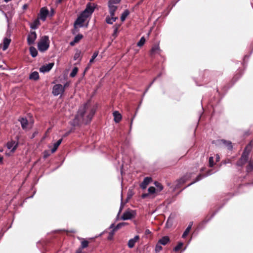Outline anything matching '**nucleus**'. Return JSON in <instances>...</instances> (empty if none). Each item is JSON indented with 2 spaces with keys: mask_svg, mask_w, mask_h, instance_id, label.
<instances>
[{
  "mask_svg": "<svg viewBox=\"0 0 253 253\" xmlns=\"http://www.w3.org/2000/svg\"><path fill=\"white\" fill-rule=\"evenodd\" d=\"M133 195V193L132 190H129L128 193H127V200L128 201L129 199H130L132 195Z\"/></svg>",
  "mask_w": 253,
  "mask_h": 253,
  "instance_id": "obj_40",
  "label": "nucleus"
},
{
  "mask_svg": "<svg viewBox=\"0 0 253 253\" xmlns=\"http://www.w3.org/2000/svg\"><path fill=\"white\" fill-rule=\"evenodd\" d=\"M48 13V10L45 7H42L40 10L39 18L43 21H44Z\"/></svg>",
  "mask_w": 253,
  "mask_h": 253,
  "instance_id": "obj_11",
  "label": "nucleus"
},
{
  "mask_svg": "<svg viewBox=\"0 0 253 253\" xmlns=\"http://www.w3.org/2000/svg\"><path fill=\"white\" fill-rule=\"evenodd\" d=\"M82 248L81 247L79 248L77 251L76 253H82Z\"/></svg>",
  "mask_w": 253,
  "mask_h": 253,
  "instance_id": "obj_45",
  "label": "nucleus"
},
{
  "mask_svg": "<svg viewBox=\"0 0 253 253\" xmlns=\"http://www.w3.org/2000/svg\"><path fill=\"white\" fill-rule=\"evenodd\" d=\"M95 5L94 3H89L86 5V8L81 14L74 23V26L77 28L78 26L82 27L83 23L94 11Z\"/></svg>",
  "mask_w": 253,
  "mask_h": 253,
  "instance_id": "obj_2",
  "label": "nucleus"
},
{
  "mask_svg": "<svg viewBox=\"0 0 253 253\" xmlns=\"http://www.w3.org/2000/svg\"><path fill=\"white\" fill-rule=\"evenodd\" d=\"M139 239V236L138 235H136L133 238L129 239L127 243L128 247L130 249L133 248L135 243L138 241Z\"/></svg>",
  "mask_w": 253,
  "mask_h": 253,
  "instance_id": "obj_9",
  "label": "nucleus"
},
{
  "mask_svg": "<svg viewBox=\"0 0 253 253\" xmlns=\"http://www.w3.org/2000/svg\"><path fill=\"white\" fill-rule=\"evenodd\" d=\"M33 197V195L31 196L30 198H32Z\"/></svg>",
  "mask_w": 253,
  "mask_h": 253,
  "instance_id": "obj_63",
  "label": "nucleus"
},
{
  "mask_svg": "<svg viewBox=\"0 0 253 253\" xmlns=\"http://www.w3.org/2000/svg\"><path fill=\"white\" fill-rule=\"evenodd\" d=\"M49 41L48 37L46 36H43L38 42V47L40 51H46L49 47Z\"/></svg>",
  "mask_w": 253,
  "mask_h": 253,
  "instance_id": "obj_4",
  "label": "nucleus"
},
{
  "mask_svg": "<svg viewBox=\"0 0 253 253\" xmlns=\"http://www.w3.org/2000/svg\"><path fill=\"white\" fill-rule=\"evenodd\" d=\"M78 239H79V240L81 241V247L82 249H84L88 247L89 242L87 240H86L85 239H84V238H80V237H79Z\"/></svg>",
  "mask_w": 253,
  "mask_h": 253,
  "instance_id": "obj_21",
  "label": "nucleus"
},
{
  "mask_svg": "<svg viewBox=\"0 0 253 253\" xmlns=\"http://www.w3.org/2000/svg\"><path fill=\"white\" fill-rule=\"evenodd\" d=\"M121 0H110L108 2V4L114 5L115 4L119 3Z\"/></svg>",
  "mask_w": 253,
  "mask_h": 253,
  "instance_id": "obj_39",
  "label": "nucleus"
},
{
  "mask_svg": "<svg viewBox=\"0 0 253 253\" xmlns=\"http://www.w3.org/2000/svg\"><path fill=\"white\" fill-rule=\"evenodd\" d=\"M145 42V39L144 38V37H142L141 38V39L140 40V41L137 43V46H138L139 47H141L142 46H143L144 45Z\"/></svg>",
  "mask_w": 253,
  "mask_h": 253,
  "instance_id": "obj_31",
  "label": "nucleus"
},
{
  "mask_svg": "<svg viewBox=\"0 0 253 253\" xmlns=\"http://www.w3.org/2000/svg\"><path fill=\"white\" fill-rule=\"evenodd\" d=\"M18 146V142L11 140L7 143V147L9 149H11L10 152L14 153Z\"/></svg>",
  "mask_w": 253,
  "mask_h": 253,
  "instance_id": "obj_8",
  "label": "nucleus"
},
{
  "mask_svg": "<svg viewBox=\"0 0 253 253\" xmlns=\"http://www.w3.org/2000/svg\"><path fill=\"white\" fill-rule=\"evenodd\" d=\"M122 207H120V210H119V213H120L121 212V211H122Z\"/></svg>",
  "mask_w": 253,
  "mask_h": 253,
  "instance_id": "obj_58",
  "label": "nucleus"
},
{
  "mask_svg": "<svg viewBox=\"0 0 253 253\" xmlns=\"http://www.w3.org/2000/svg\"><path fill=\"white\" fill-rule=\"evenodd\" d=\"M98 54V51H95L94 52L91 58L89 61V64H91L93 62L94 59L97 56Z\"/></svg>",
  "mask_w": 253,
  "mask_h": 253,
  "instance_id": "obj_38",
  "label": "nucleus"
},
{
  "mask_svg": "<svg viewBox=\"0 0 253 253\" xmlns=\"http://www.w3.org/2000/svg\"><path fill=\"white\" fill-rule=\"evenodd\" d=\"M18 121L20 122L22 128L24 130L29 129L32 127V124L29 123L26 118H19Z\"/></svg>",
  "mask_w": 253,
  "mask_h": 253,
  "instance_id": "obj_5",
  "label": "nucleus"
},
{
  "mask_svg": "<svg viewBox=\"0 0 253 253\" xmlns=\"http://www.w3.org/2000/svg\"><path fill=\"white\" fill-rule=\"evenodd\" d=\"M148 193H149V194H154L155 193L158 192L157 191V190L156 189V188H155L154 187H153V186L150 187L148 188Z\"/></svg>",
  "mask_w": 253,
  "mask_h": 253,
  "instance_id": "obj_32",
  "label": "nucleus"
},
{
  "mask_svg": "<svg viewBox=\"0 0 253 253\" xmlns=\"http://www.w3.org/2000/svg\"><path fill=\"white\" fill-rule=\"evenodd\" d=\"M109 13L111 16H113L115 15V12L117 9L118 7L115 5L108 4Z\"/></svg>",
  "mask_w": 253,
  "mask_h": 253,
  "instance_id": "obj_16",
  "label": "nucleus"
},
{
  "mask_svg": "<svg viewBox=\"0 0 253 253\" xmlns=\"http://www.w3.org/2000/svg\"><path fill=\"white\" fill-rule=\"evenodd\" d=\"M37 38V35L35 32H32L28 36V42L29 44H32L34 43L35 41Z\"/></svg>",
  "mask_w": 253,
  "mask_h": 253,
  "instance_id": "obj_10",
  "label": "nucleus"
},
{
  "mask_svg": "<svg viewBox=\"0 0 253 253\" xmlns=\"http://www.w3.org/2000/svg\"><path fill=\"white\" fill-rule=\"evenodd\" d=\"M118 30L114 29V33H113V35L114 36L116 37L117 36Z\"/></svg>",
  "mask_w": 253,
  "mask_h": 253,
  "instance_id": "obj_48",
  "label": "nucleus"
},
{
  "mask_svg": "<svg viewBox=\"0 0 253 253\" xmlns=\"http://www.w3.org/2000/svg\"><path fill=\"white\" fill-rule=\"evenodd\" d=\"M64 91V88L61 84H56L53 86L52 93L54 95H58Z\"/></svg>",
  "mask_w": 253,
  "mask_h": 253,
  "instance_id": "obj_7",
  "label": "nucleus"
},
{
  "mask_svg": "<svg viewBox=\"0 0 253 253\" xmlns=\"http://www.w3.org/2000/svg\"><path fill=\"white\" fill-rule=\"evenodd\" d=\"M82 38L83 36L82 35H78L75 37L74 41L70 43V44L72 46L74 45L75 43L78 42Z\"/></svg>",
  "mask_w": 253,
  "mask_h": 253,
  "instance_id": "obj_22",
  "label": "nucleus"
},
{
  "mask_svg": "<svg viewBox=\"0 0 253 253\" xmlns=\"http://www.w3.org/2000/svg\"><path fill=\"white\" fill-rule=\"evenodd\" d=\"M95 112L94 106L89 103H85L80 107L71 124L74 126H78L82 124H86L90 122Z\"/></svg>",
  "mask_w": 253,
  "mask_h": 253,
  "instance_id": "obj_1",
  "label": "nucleus"
},
{
  "mask_svg": "<svg viewBox=\"0 0 253 253\" xmlns=\"http://www.w3.org/2000/svg\"><path fill=\"white\" fill-rule=\"evenodd\" d=\"M189 175H184V176L181 179V180H182L184 182V180Z\"/></svg>",
  "mask_w": 253,
  "mask_h": 253,
  "instance_id": "obj_50",
  "label": "nucleus"
},
{
  "mask_svg": "<svg viewBox=\"0 0 253 253\" xmlns=\"http://www.w3.org/2000/svg\"><path fill=\"white\" fill-rule=\"evenodd\" d=\"M193 222H190L189 223V225L188 226V227H190V229H191V227H192V225H193Z\"/></svg>",
  "mask_w": 253,
  "mask_h": 253,
  "instance_id": "obj_51",
  "label": "nucleus"
},
{
  "mask_svg": "<svg viewBox=\"0 0 253 253\" xmlns=\"http://www.w3.org/2000/svg\"><path fill=\"white\" fill-rule=\"evenodd\" d=\"M162 245L160 244L159 242H158L156 245L155 251L156 253H159L162 250Z\"/></svg>",
  "mask_w": 253,
  "mask_h": 253,
  "instance_id": "obj_29",
  "label": "nucleus"
},
{
  "mask_svg": "<svg viewBox=\"0 0 253 253\" xmlns=\"http://www.w3.org/2000/svg\"><path fill=\"white\" fill-rule=\"evenodd\" d=\"M149 193H144V194H143L141 196V197L143 198V199H145V198H146L147 197H148V196H149Z\"/></svg>",
  "mask_w": 253,
  "mask_h": 253,
  "instance_id": "obj_43",
  "label": "nucleus"
},
{
  "mask_svg": "<svg viewBox=\"0 0 253 253\" xmlns=\"http://www.w3.org/2000/svg\"><path fill=\"white\" fill-rule=\"evenodd\" d=\"M36 133L35 132V133L33 134V137L34 136V135H35V134H36Z\"/></svg>",
  "mask_w": 253,
  "mask_h": 253,
  "instance_id": "obj_62",
  "label": "nucleus"
},
{
  "mask_svg": "<svg viewBox=\"0 0 253 253\" xmlns=\"http://www.w3.org/2000/svg\"><path fill=\"white\" fill-rule=\"evenodd\" d=\"M115 227H114V223H112L110 226V229H114Z\"/></svg>",
  "mask_w": 253,
  "mask_h": 253,
  "instance_id": "obj_52",
  "label": "nucleus"
},
{
  "mask_svg": "<svg viewBox=\"0 0 253 253\" xmlns=\"http://www.w3.org/2000/svg\"><path fill=\"white\" fill-rule=\"evenodd\" d=\"M145 232L146 234H149L150 233V231H149V230H146Z\"/></svg>",
  "mask_w": 253,
  "mask_h": 253,
  "instance_id": "obj_54",
  "label": "nucleus"
},
{
  "mask_svg": "<svg viewBox=\"0 0 253 253\" xmlns=\"http://www.w3.org/2000/svg\"><path fill=\"white\" fill-rule=\"evenodd\" d=\"M30 51L32 57H35L37 55L38 51L35 47L33 46L30 47Z\"/></svg>",
  "mask_w": 253,
  "mask_h": 253,
  "instance_id": "obj_25",
  "label": "nucleus"
},
{
  "mask_svg": "<svg viewBox=\"0 0 253 253\" xmlns=\"http://www.w3.org/2000/svg\"><path fill=\"white\" fill-rule=\"evenodd\" d=\"M62 141V138L58 140L56 143H55L54 144L53 148L52 149H51V153H53L54 152H55L56 151L57 148L60 145V144H61Z\"/></svg>",
  "mask_w": 253,
  "mask_h": 253,
  "instance_id": "obj_23",
  "label": "nucleus"
},
{
  "mask_svg": "<svg viewBox=\"0 0 253 253\" xmlns=\"http://www.w3.org/2000/svg\"><path fill=\"white\" fill-rule=\"evenodd\" d=\"M216 161H219V156L218 154H217L216 155Z\"/></svg>",
  "mask_w": 253,
  "mask_h": 253,
  "instance_id": "obj_53",
  "label": "nucleus"
},
{
  "mask_svg": "<svg viewBox=\"0 0 253 253\" xmlns=\"http://www.w3.org/2000/svg\"><path fill=\"white\" fill-rule=\"evenodd\" d=\"M169 242V239L168 236H164L160 239L158 242L162 245H166Z\"/></svg>",
  "mask_w": 253,
  "mask_h": 253,
  "instance_id": "obj_17",
  "label": "nucleus"
},
{
  "mask_svg": "<svg viewBox=\"0 0 253 253\" xmlns=\"http://www.w3.org/2000/svg\"><path fill=\"white\" fill-rule=\"evenodd\" d=\"M120 26V25H119V24L115 25L114 26V29L118 30V29L119 28Z\"/></svg>",
  "mask_w": 253,
  "mask_h": 253,
  "instance_id": "obj_46",
  "label": "nucleus"
},
{
  "mask_svg": "<svg viewBox=\"0 0 253 253\" xmlns=\"http://www.w3.org/2000/svg\"><path fill=\"white\" fill-rule=\"evenodd\" d=\"M78 71V68L77 67H75L73 69L72 72L71 73V74L70 75V77H74L75 76H76V75L77 74Z\"/></svg>",
  "mask_w": 253,
  "mask_h": 253,
  "instance_id": "obj_34",
  "label": "nucleus"
},
{
  "mask_svg": "<svg viewBox=\"0 0 253 253\" xmlns=\"http://www.w3.org/2000/svg\"><path fill=\"white\" fill-rule=\"evenodd\" d=\"M118 19L117 17L116 16H107L106 18V22L109 24H112Z\"/></svg>",
  "mask_w": 253,
  "mask_h": 253,
  "instance_id": "obj_18",
  "label": "nucleus"
},
{
  "mask_svg": "<svg viewBox=\"0 0 253 253\" xmlns=\"http://www.w3.org/2000/svg\"><path fill=\"white\" fill-rule=\"evenodd\" d=\"M126 224H127V223L126 222L120 223L118 224L116 226H115V227L114 228L115 230H118V229L121 228L122 227H123Z\"/></svg>",
  "mask_w": 253,
  "mask_h": 253,
  "instance_id": "obj_36",
  "label": "nucleus"
},
{
  "mask_svg": "<svg viewBox=\"0 0 253 253\" xmlns=\"http://www.w3.org/2000/svg\"><path fill=\"white\" fill-rule=\"evenodd\" d=\"M53 65H54L53 63H49L48 64L43 65L40 68V71L41 72H43V73L46 72H48L53 67Z\"/></svg>",
  "mask_w": 253,
  "mask_h": 253,
  "instance_id": "obj_12",
  "label": "nucleus"
},
{
  "mask_svg": "<svg viewBox=\"0 0 253 253\" xmlns=\"http://www.w3.org/2000/svg\"><path fill=\"white\" fill-rule=\"evenodd\" d=\"M190 230H191L190 227H187L186 228V229H185V230L184 231V233H183V234L182 235V237L183 238H185L187 236V235L189 234Z\"/></svg>",
  "mask_w": 253,
  "mask_h": 253,
  "instance_id": "obj_33",
  "label": "nucleus"
},
{
  "mask_svg": "<svg viewBox=\"0 0 253 253\" xmlns=\"http://www.w3.org/2000/svg\"><path fill=\"white\" fill-rule=\"evenodd\" d=\"M40 25V21L38 19L35 20L34 23L31 25V27L32 29H36Z\"/></svg>",
  "mask_w": 253,
  "mask_h": 253,
  "instance_id": "obj_30",
  "label": "nucleus"
},
{
  "mask_svg": "<svg viewBox=\"0 0 253 253\" xmlns=\"http://www.w3.org/2000/svg\"><path fill=\"white\" fill-rule=\"evenodd\" d=\"M10 39L7 38L4 39L2 46L3 50H5L8 48L10 44Z\"/></svg>",
  "mask_w": 253,
  "mask_h": 253,
  "instance_id": "obj_19",
  "label": "nucleus"
},
{
  "mask_svg": "<svg viewBox=\"0 0 253 253\" xmlns=\"http://www.w3.org/2000/svg\"><path fill=\"white\" fill-rule=\"evenodd\" d=\"M154 185L156 187V189L157 190V192H160L163 189V186L160 182L155 181L154 182Z\"/></svg>",
  "mask_w": 253,
  "mask_h": 253,
  "instance_id": "obj_24",
  "label": "nucleus"
},
{
  "mask_svg": "<svg viewBox=\"0 0 253 253\" xmlns=\"http://www.w3.org/2000/svg\"><path fill=\"white\" fill-rule=\"evenodd\" d=\"M2 160H3V158L2 157H0V163H1L2 161Z\"/></svg>",
  "mask_w": 253,
  "mask_h": 253,
  "instance_id": "obj_56",
  "label": "nucleus"
},
{
  "mask_svg": "<svg viewBox=\"0 0 253 253\" xmlns=\"http://www.w3.org/2000/svg\"><path fill=\"white\" fill-rule=\"evenodd\" d=\"M129 14V12L128 10H126L122 14L121 17V19L122 21H124L126 17Z\"/></svg>",
  "mask_w": 253,
  "mask_h": 253,
  "instance_id": "obj_28",
  "label": "nucleus"
},
{
  "mask_svg": "<svg viewBox=\"0 0 253 253\" xmlns=\"http://www.w3.org/2000/svg\"><path fill=\"white\" fill-rule=\"evenodd\" d=\"M135 214L136 213L134 211H127L123 213L121 218L124 220L130 219L135 216Z\"/></svg>",
  "mask_w": 253,
  "mask_h": 253,
  "instance_id": "obj_6",
  "label": "nucleus"
},
{
  "mask_svg": "<svg viewBox=\"0 0 253 253\" xmlns=\"http://www.w3.org/2000/svg\"><path fill=\"white\" fill-rule=\"evenodd\" d=\"M48 156H49V155L47 152L45 151L44 152V158H46Z\"/></svg>",
  "mask_w": 253,
  "mask_h": 253,
  "instance_id": "obj_49",
  "label": "nucleus"
},
{
  "mask_svg": "<svg viewBox=\"0 0 253 253\" xmlns=\"http://www.w3.org/2000/svg\"><path fill=\"white\" fill-rule=\"evenodd\" d=\"M113 114L116 123H119L122 120V115L118 111L114 112Z\"/></svg>",
  "mask_w": 253,
  "mask_h": 253,
  "instance_id": "obj_15",
  "label": "nucleus"
},
{
  "mask_svg": "<svg viewBox=\"0 0 253 253\" xmlns=\"http://www.w3.org/2000/svg\"><path fill=\"white\" fill-rule=\"evenodd\" d=\"M69 133H70V132H67L66 134H64V136H67Z\"/></svg>",
  "mask_w": 253,
  "mask_h": 253,
  "instance_id": "obj_55",
  "label": "nucleus"
},
{
  "mask_svg": "<svg viewBox=\"0 0 253 253\" xmlns=\"http://www.w3.org/2000/svg\"><path fill=\"white\" fill-rule=\"evenodd\" d=\"M4 0L5 2H7L10 1L11 0Z\"/></svg>",
  "mask_w": 253,
  "mask_h": 253,
  "instance_id": "obj_59",
  "label": "nucleus"
},
{
  "mask_svg": "<svg viewBox=\"0 0 253 253\" xmlns=\"http://www.w3.org/2000/svg\"><path fill=\"white\" fill-rule=\"evenodd\" d=\"M247 171L248 172H250L252 171V169H253V163L252 162H250L249 163V165H248L247 167Z\"/></svg>",
  "mask_w": 253,
  "mask_h": 253,
  "instance_id": "obj_37",
  "label": "nucleus"
},
{
  "mask_svg": "<svg viewBox=\"0 0 253 253\" xmlns=\"http://www.w3.org/2000/svg\"><path fill=\"white\" fill-rule=\"evenodd\" d=\"M152 181V178L149 177H145L143 182L140 184V187L142 189H145L147 186Z\"/></svg>",
  "mask_w": 253,
  "mask_h": 253,
  "instance_id": "obj_13",
  "label": "nucleus"
},
{
  "mask_svg": "<svg viewBox=\"0 0 253 253\" xmlns=\"http://www.w3.org/2000/svg\"><path fill=\"white\" fill-rule=\"evenodd\" d=\"M88 67H86L85 69L84 72L88 69Z\"/></svg>",
  "mask_w": 253,
  "mask_h": 253,
  "instance_id": "obj_60",
  "label": "nucleus"
},
{
  "mask_svg": "<svg viewBox=\"0 0 253 253\" xmlns=\"http://www.w3.org/2000/svg\"><path fill=\"white\" fill-rule=\"evenodd\" d=\"M80 52H77L75 54L74 56V59L75 60H77L78 59H79L80 58Z\"/></svg>",
  "mask_w": 253,
  "mask_h": 253,
  "instance_id": "obj_42",
  "label": "nucleus"
},
{
  "mask_svg": "<svg viewBox=\"0 0 253 253\" xmlns=\"http://www.w3.org/2000/svg\"><path fill=\"white\" fill-rule=\"evenodd\" d=\"M28 5L27 4H25L23 6V9L24 10H25L28 8Z\"/></svg>",
  "mask_w": 253,
  "mask_h": 253,
  "instance_id": "obj_47",
  "label": "nucleus"
},
{
  "mask_svg": "<svg viewBox=\"0 0 253 253\" xmlns=\"http://www.w3.org/2000/svg\"><path fill=\"white\" fill-rule=\"evenodd\" d=\"M117 230H115V228H114L110 233H109V236H113Z\"/></svg>",
  "mask_w": 253,
  "mask_h": 253,
  "instance_id": "obj_44",
  "label": "nucleus"
},
{
  "mask_svg": "<svg viewBox=\"0 0 253 253\" xmlns=\"http://www.w3.org/2000/svg\"><path fill=\"white\" fill-rule=\"evenodd\" d=\"M252 141H251V143H249L245 148L241 158L237 162V165L238 166H241L247 161L248 159V156L252 148Z\"/></svg>",
  "mask_w": 253,
  "mask_h": 253,
  "instance_id": "obj_3",
  "label": "nucleus"
},
{
  "mask_svg": "<svg viewBox=\"0 0 253 253\" xmlns=\"http://www.w3.org/2000/svg\"><path fill=\"white\" fill-rule=\"evenodd\" d=\"M183 245V244L181 242H180L177 245L174 247V248L173 249V250L175 251V252H177L180 249H181V248L182 247Z\"/></svg>",
  "mask_w": 253,
  "mask_h": 253,
  "instance_id": "obj_35",
  "label": "nucleus"
},
{
  "mask_svg": "<svg viewBox=\"0 0 253 253\" xmlns=\"http://www.w3.org/2000/svg\"><path fill=\"white\" fill-rule=\"evenodd\" d=\"M209 166L210 167H212L214 165L213 163V158L212 157H210L209 158Z\"/></svg>",
  "mask_w": 253,
  "mask_h": 253,
  "instance_id": "obj_41",
  "label": "nucleus"
},
{
  "mask_svg": "<svg viewBox=\"0 0 253 253\" xmlns=\"http://www.w3.org/2000/svg\"><path fill=\"white\" fill-rule=\"evenodd\" d=\"M160 50V47L158 45H154L151 48L150 51L151 56H153L156 53H158Z\"/></svg>",
  "mask_w": 253,
  "mask_h": 253,
  "instance_id": "obj_20",
  "label": "nucleus"
},
{
  "mask_svg": "<svg viewBox=\"0 0 253 253\" xmlns=\"http://www.w3.org/2000/svg\"><path fill=\"white\" fill-rule=\"evenodd\" d=\"M207 175H198L197 176V177H196V180L192 182H190V183H189L188 185H187V186H189L192 184H193V183H195L197 181H198L199 180H200L201 179H202L203 177H205V176H207Z\"/></svg>",
  "mask_w": 253,
  "mask_h": 253,
  "instance_id": "obj_27",
  "label": "nucleus"
},
{
  "mask_svg": "<svg viewBox=\"0 0 253 253\" xmlns=\"http://www.w3.org/2000/svg\"><path fill=\"white\" fill-rule=\"evenodd\" d=\"M112 236H110V237H109V239H111V238H112Z\"/></svg>",
  "mask_w": 253,
  "mask_h": 253,
  "instance_id": "obj_61",
  "label": "nucleus"
},
{
  "mask_svg": "<svg viewBox=\"0 0 253 253\" xmlns=\"http://www.w3.org/2000/svg\"><path fill=\"white\" fill-rule=\"evenodd\" d=\"M39 77V73L37 72H34L30 76V79L34 80H38Z\"/></svg>",
  "mask_w": 253,
  "mask_h": 253,
  "instance_id": "obj_26",
  "label": "nucleus"
},
{
  "mask_svg": "<svg viewBox=\"0 0 253 253\" xmlns=\"http://www.w3.org/2000/svg\"><path fill=\"white\" fill-rule=\"evenodd\" d=\"M220 144L224 145L228 149H231L232 148V143L230 141H227L225 140L222 139L219 141Z\"/></svg>",
  "mask_w": 253,
  "mask_h": 253,
  "instance_id": "obj_14",
  "label": "nucleus"
},
{
  "mask_svg": "<svg viewBox=\"0 0 253 253\" xmlns=\"http://www.w3.org/2000/svg\"><path fill=\"white\" fill-rule=\"evenodd\" d=\"M62 0H57V2L60 3Z\"/></svg>",
  "mask_w": 253,
  "mask_h": 253,
  "instance_id": "obj_57",
  "label": "nucleus"
}]
</instances>
